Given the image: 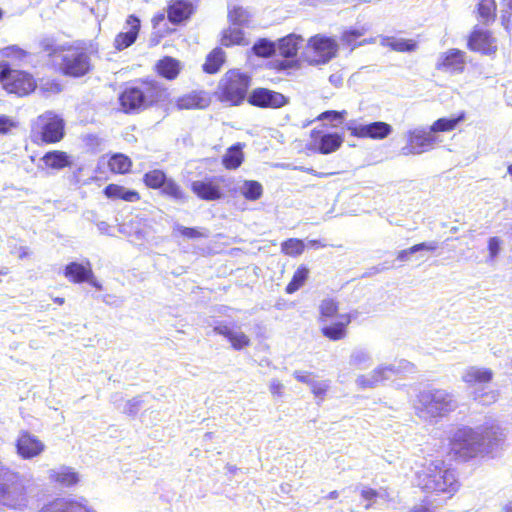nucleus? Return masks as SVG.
I'll return each instance as SVG.
<instances>
[{
  "mask_svg": "<svg viewBox=\"0 0 512 512\" xmlns=\"http://www.w3.org/2000/svg\"><path fill=\"white\" fill-rule=\"evenodd\" d=\"M118 101L125 114H138L172 104L168 87L151 77L137 78L127 83L119 93Z\"/></svg>",
  "mask_w": 512,
  "mask_h": 512,
  "instance_id": "nucleus-1",
  "label": "nucleus"
},
{
  "mask_svg": "<svg viewBox=\"0 0 512 512\" xmlns=\"http://www.w3.org/2000/svg\"><path fill=\"white\" fill-rule=\"evenodd\" d=\"M497 440V432L493 427L480 431L469 426L459 427L448 439L447 460L467 462L487 450Z\"/></svg>",
  "mask_w": 512,
  "mask_h": 512,
  "instance_id": "nucleus-2",
  "label": "nucleus"
},
{
  "mask_svg": "<svg viewBox=\"0 0 512 512\" xmlns=\"http://www.w3.org/2000/svg\"><path fill=\"white\" fill-rule=\"evenodd\" d=\"M419 488L431 495L452 498L461 484L453 470L445 467L444 460H433L416 475Z\"/></svg>",
  "mask_w": 512,
  "mask_h": 512,
  "instance_id": "nucleus-3",
  "label": "nucleus"
},
{
  "mask_svg": "<svg viewBox=\"0 0 512 512\" xmlns=\"http://www.w3.org/2000/svg\"><path fill=\"white\" fill-rule=\"evenodd\" d=\"M456 406L453 395L439 388L420 391L413 403L415 414L423 420L445 417Z\"/></svg>",
  "mask_w": 512,
  "mask_h": 512,
  "instance_id": "nucleus-4",
  "label": "nucleus"
},
{
  "mask_svg": "<svg viewBox=\"0 0 512 512\" xmlns=\"http://www.w3.org/2000/svg\"><path fill=\"white\" fill-rule=\"evenodd\" d=\"M339 301L326 298L319 305L318 322L322 324L320 332L330 341L336 342L348 336V327L352 322V313L338 314Z\"/></svg>",
  "mask_w": 512,
  "mask_h": 512,
  "instance_id": "nucleus-5",
  "label": "nucleus"
},
{
  "mask_svg": "<svg viewBox=\"0 0 512 512\" xmlns=\"http://www.w3.org/2000/svg\"><path fill=\"white\" fill-rule=\"evenodd\" d=\"M251 83L252 78L248 73L236 68L229 69L219 81L216 98L229 106H240L247 101Z\"/></svg>",
  "mask_w": 512,
  "mask_h": 512,
  "instance_id": "nucleus-6",
  "label": "nucleus"
},
{
  "mask_svg": "<svg viewBox=\"0 0 512 512\" xmlns=\"http://www.w3.org/2000/svg\"><path fill=\"white\" fill-rule=\"evenodd\" d=\"M29 137L37 146L57 144L65 137V122L56 113L45 112L32 122Z\"/></svg>",
  "mask_w": 512,
  "mask_h": 512,
  "instance_id": "nucleus-7",
  "label": "nucleus"
},
{
  "mask_svg": "<svg viewBox=\"0 0 512 512\" xmlns=\"http://www.w3.org/2000/svg\"><path fill=\"white\" fill-rule=\"evenodd\" d=\"M63 53L60 62L53 68L66 77L80 78L92 70L90 55L87 49L79 44L62 45Z\"/></svg>",
  "mask_w": 512,
  "mask_h": 512,
  "instance_id": "nucleus-8",
  "label": "nucleus"
},
{
  "mask_svg": "<svg viewBox=\"0 0 512 512\" xmlns=\"http://www.w3.org/2000/svg\"><path fill=\"white\" fill-rule=\"evenodd\" d=\"M0 84L9 95L23 98L34 93L38 87L35 76L22 69H14L8 63L0 61Z\"/></svg>",
  "mask_w": 512,
  "mask_h": 512,
  "instance_id": "nucleus-9",
  "label": "nucleus"
},
{
  "mask_svg": "<svg viewBox=\"0 0 512 512\" xmlns=\"http://www.w3.org/2000/svg\"><path fill=\"white\" fill-rule=\"evenodd\" d=\"M304 39L294 33L288 34L276 43V52L282 59L270 61L267 68L275 73L289 72L299 69L301 66L298 52Z\"/></svg>",
  "mask_w": 512,
  "mask_h": 512,
  "instance_id": "nucleus-10",
  "label": "nucleus"
},
{
  "mask_svg": "<svg viewBox=\"0 0 512 512\" xmlns=\"http://www.w3.org/2000/svg\"><path fill=\"white\" fill-rule=\"evenodd\" d=\"M144 185L148 189L159 190L160 194L176 202H184L187 194L182 186L173 178L168 177L162 169H151L142 177Z\"/></svg>",
  "mask_w": 512,
  "mask_h": 512,
  "instance_id": "nucleus-11",
  "label": "nucleus"
},
{
  "mask_svg": "<svg viewBox=\"0 0 512 512\" xmlns=\"http://www.w3.org/2000/svg\"><path fill=\"white\" fill-rule=\"evenodd\" d=\"M25 486L18 473L7 469L0 470V503L18 508L25 502Z\"/></svg>",
  "mask_w": 512,
  "mask_h": 512,
  "instance_id": "nucleus-12",
  "label": "nucleus"
},
{
  "mask_svg": "<svg viewBox=\"0 0 512 512\" xmlns=\"http://www.w3.org/2000/svg\"><path fill=\"white\" fill-rule=\"evenodd\" d=\"M249 105L261 109H278L288 103V98L280 92L265 87H256L248 95Z\"/></svg>",
  "mask_w": 512,
  "mask_h": 512,
  "instance_id": "nucleus-13",
  "label": "nucleus"
},
{
  "mask_svg": "<svg viewBox=\"0 0 512 512\" xmlns=\"http://www.w3.org/2000/svg\"><path fill=\"white\" fill-rule=\"evenodd\" d=\"M308 46L313 50L315 56L308 59L311 65L325 64L334 58L338 51V45L332 38L315 35L308 41Z\"/></svg>",
  "mask_w": 512,
  "mask_h": 512,
  "instance_id": "nucleus-14",
  "label": "nucleus"
},
{
  "mask_svg": "<svg viewBox=\"0 0 512 512\" xmlns=\"http://www.w3.org/2000/svg\"><path fill=\"white\" fill-rule=\"evenodd\" d=\"M467 47L473 52L493 55L497 51V40L490 30L475 26L468 36Z\"/></svg>",
  "mask_w": 512,
  "mask_h": 512,
  "instance_id": "nucleus-15",
  "label": "nucleus"
},
{
  "mask_svg": "<svg viewBox=\"0 0 512 512\" xmlns=\"http://www.w3.org/2000/svg\"><path fill=\"white\" fill-rule=\"evenodd\" d=\"M64 276L67 280L72 284H80L87 282L93 287L101 289V286L97 282L91 262L86 259L85 261L79 263L76 261L69 262L64 267Z\"/></svg>",
  "mask_w": 512,
  "mask_h": 512,
  "instance_id": "nucleus-16",
  "label": "nucleus"
},
{
  "mask_svg": "<svg viewBox=\"0 0 512 512\" xmlns=\"http://www.w3.org/2000/svg\"><path fill=\"white\" fill-rule=\"evenodd\" d=\"M344 139L339 133H328L323 129H312L310 132V145L312 149L321 154H330L337 151Z\"/></svg>",
  "mask_w": 512,
  "mask_h": 512,
  "instance_id": "nucleus-17",
  "label": "nucleus"
},
{
  "mask_svg": "<svg viewBox=\"0 0 512 512\" xmlns=\"http://www.w3.org/2000/svg\"><path fill=\"white\" fill-rule=\"evenodd\" d=\"M435 68L445 73L461 74L466 68V53L458 48H450L439 55Z\"/></svg>",
  "mask_w": 512,
  "mask_h": 512,
  "instance_id": "nucleus-18",
  "label": "nucleus"
},
{
  "mask_svg": "<svg viewBox=\"0 0 512 512\" xmlns=\"http://www.w3.org/2000/svg\"><path fill=\"white\" fill-rule=\"evenodd\" d=\"M220 177H206L201 180H195L191 183V191L203 201H217L223 197V190Z\"/></svg>",
  "mask_w": 512,
  "mask_h": 512,
  "instance_id": "nucleus-19",
  "label": "nucleus"
},
{
  "mask_svg": "<svg viewBox=\"0 0 512 512\" xmlns=\"http://www.w3.org/2000/svg\"><path fill=\"white\" fill-rule=\"evenodd\" d=\"M184 63L173 56L164 55L153 65L155 75L167 82L176 81L184 71Z\"/></svg>",
  "mask_w": 512,
  "mask_h": 512,
  "instance_id": "nucleus-20",
  "label": "nucleus"
},
{
  "mask_svg": "<svg viewBox=\"0 0 512 512\" xmlns=\"http://www.w3.org/2000/svg\"><path fill=\"white\" fill-rule=\"evenodd\" d=\"M17 454L22 459H32L39 456L45 449L44 443L27 430L20 431L16 443Z\"/></svg>",
  "mask_w": 512,
  "mask_h": 512,
  "instance_id": "nucleus-21",
  "label": "nucleus"
},
{
  "mask_svg": "<svg viewBox=\"0 0 512 512\" xmlns=\"http://www.w3.org/2000/svg\"><path fill=\"white\" fill-rule=\"evenodd\" d=\"M211 103V97L204 90H192L181 94L174 100V107L178 111L183 110H202L206 109Z\"/></svg>",
  "mask_w": 512,
  "mask_h": 512,
  "instance_id": "nucleus-22",
  "label": "nucleus"
},
{
  "mask_svg": "<svg viewBox=\"0 0 512 512\" xmlns=\"http://www.w3.org/2000/svg\"><path fill=\"white\" fill-rule=\"evenodd\" d=\"M125 24L127 30L117 33L114 37L113 47L116 51H123L132 46L140 33L141 21L136 15H128Z\"/></svg>",
  "mask_w": 512,
  "mask_h": 512,
  "instance_id": "nucleus-23",
  "label": "nucleus"
},
{
  "mask_svg": "<svg viewBox=\"0 0 512 512\" xmlns=\"http://www.w3.org/2000/svg\"><path fill=\"white\" fill-rule=\"evenodd\" d=\"M200 0H171L167 6V18L174 24L179 25L188 20L196 11Z\"/></svg>",
  "mask_w": 512,
  "mask_h": 512,
  "instance_id": "nucleus-24",
  "label": "nucleus"
},
{
  "mask_svg": "<svg viewBox=\"0 0 512 512\" xmlns=\"http://www.w3.org/2000/svg\"><path fill=\"white\" fill-rule=\"evenodd\" d=\"M348 130L352 136L357 138L381 140L390 135L392 127L386 122L377 121L366 125L349 126Z\"/></svg>",
  "mask_w": 512,
  "mask_h": 512,
  "instance_id": "nucleus-25",
  "label": "nucleus"
},
{
  "mask_svg": "<svg viewBox=\"0 0 512 512\" xmlns=\"http://www.w3.org/2000/svg\"><path fill=\"white\" fill-rule=\"evenodd\" d=\"M436 137L431 130L415 131L409 135L406 154H421L433 148Z\"/></svg>",
  "mask_w": 512,
  "mask_h": 512,
  "instance_id": "nucleus-26",
  "label": "nucleus"
},
{
  "mask_svg": "<svg viewBox=\"0 0 512 512\" xmlns=\"http://www.w3.org/2000/svg\"><path fill=\"white\" fill-rule=\"evenodd\" d=\"M103 194L110 200H122L125 202H139L141 195L138 191L133 189H126L124 186L110 183L103 189Z\"/></svg>",
  "mask_w": 512,
  "mask_h": 512,
  "instance_id": "nucleus-27",
  "label": "nucleus"
},
{
  "mask_svg": "<svg viewBox=\"0 0 512 512\" xmlns=\"http://www.w3.org/2000/svg\"><path fill=\"white\" fill-rule=\"evenodd\" d=\"M213 330L216 334L225 337L235 350H242L251 344L250 338L244 332H233L226 324H219Z\"/></svg>",
  "mask_w": 512,
  "mask_h": 512,
  "instance_id": "nucleus-28",
  "label": "nucleus"
},
{
  "mask_svg": "<svg viewBox=\"0 0 512 512\" xmlns=\"http://www.w3.org/2000/svg\"><path fill=\"white\" fill-rule=\"evenodd\" d=\"M41 512H95L87 506L86 502L76 500L57 499L47 504Z\"/></svg>",
  "mask_w": 512,
  "mask_h": 512,
  "instance_id": "nucleus-29",
  "label": "nucleus"
},
{
  "mask_svg": "<svg viewBox=\"0 0 512 512\" xmlns=\"http://www.w3.org/2000/svg\"><path fill=\"white\" fill-rule=\"evenodd\" d=\"M41 161L46 169L51 170H62L72 165L70 156L67 152L62 150H51L46 152L42 156Z\"/></svg>",
  "mask_w": 512,
  "mask_h": 512,
  "instance_id": "nucleus-30",
  "label": "nucleus"
},
{
  "mask_svg": "<svg viewBox=\"0 0 512 512\" xmlns=\"http://www.w3.org/2000/svg\"><path fill=\"white\" fill-rule=\"evenodd\" d=\"M493 376L494 373L489 368L471 366L465 370L462 376V381L469 386H476L491 382Z\"/></svg>",
  "mask_w": 512,
  "mask_h": 512,
  "instance_id": "nucleus-31",
  "label": "nucleus"
},
{
  "mask_svg": "<svg viewBox=\"0 0 512 512\" xmlns=\"http://www.w3.org/2000/svg\"><path fill=\"white\" fill-rule=\"evenodd\" d=\"M219 41L224 47L246 46L249 43L242 29L231 26L222 30Z\"/></svg>",
  "mask_w": 512,
  "mask_h": 512,
  "instance_id": "nucleus-32",
  "label": "nucleus"
},
{
  "mask_svg": "<svg viewBox=\"0 0 512 512\" xmlns=\"http://www.w3.org/2000/svg\"><path fill=\"white\" fill-rule=\"evenodd\" d=\"M244 144L236 143L229 147L222 157V165L227 170H236L244 161L243 153Z\"/></svg>",
  "mask_w": 512,
  "mask_h": 512,
  "instance_id": "nucleus-33",
  "label": "nucleus"
},
{
  "mask_svg": "<svg viewBox=\"0 0 512 512\" xmlns=\"http://www.w3.org/2000/svg\"><path fill=\"white\" fill-rule=\"evenodd\" d=\"M226 61L225 52L220 47L214 48L205 58L202 70L207 74H216Z\"/></svg>",
  "mask_w": 512,
  "mask_h": 512,
  "instance_id": "nucleus-34",
  "label": "nucleus"
},
{
  "mask_svg": "<svg viewBox=\"0 0 512 512\" xmlns=\"http://www.w3.org/2000/svg\"><path fill=\"white\" fill-rule=\"evenodd\" d=\"M39 53L50 59L51 65L54 67L57 63V57L63 53L62 46H58L56 40L51 37H44L38 42Z\"/></svg>",
  "mask_w": 512,
  "mask_h": 512,
  "instance_id": "nucleus-35",
  "label": "nucleus"
},
{
  "mask_svg": "<svg viewBox=\"0 0 512 512\" xmlns=\"http://www.w3.org/2000/svg\"><path fill=\"white\" fill-rule=\"evenodd\" d=\"M108 168L114 174H127L131 171L132 160L125 154L115 153L108 159Z\"/></svg>",
  "mask_w": 512,
  "mask_h": 512,
  "instance_id": "nucleus-36",
  "label": "nucleus"
},
{
  "mask_svg": "<svg viewBox=\"0 0 512 512\" xmlns=\"http://www.w3.org/2000/svg\"><path fill=\"white\" fill-rule=\"evenodd\" d=\"M0 56L4 59L3 63H8L11 66L12 63L25 61L29 53L22 47L13 44L0 49Z\"/></svg>",
  "mask_w": 512,
  "mask_h": 512,
  "instance_id": "nucleus-37",
  "label": "nucleus"
},
{
  "mask_svg": "<svg viewBox=\"0 0 512 512\" xmlns=\"http://www.w3.org/2000/svg\"><path fill=\"white\" fill-rule=\"evenodd\" d=\"M465 119V112L459 113L455 117L451 118H439L433 122L430 126V130L433 133L437 132H450L456 129V127Z\"/></svg>",
  "mask_w": 512,
  "mask_h": 512,
  "instance_id": "nucleus-38",
  "label": "nucleus"
},
{
  "mask_svg": "<svg viewBox=\"0 0 512 512\" xmlns=\"http://www.w3.org/2000/svg\"><path fill=\"white\" fill-rule=\"evenodd\" d=\"M478 17L485 24L493 23L497 18V3L495 0H480L477 5Z\"/></svg>",
  "mask_w": 512,
  "mask_h": 512,
  "instance_id": "nucleus-39",
  "label": "nucleus"
},
{
  "mask_svg": "<svg viewBox=\"0 0 512 512\" xmlns=\"http://www.w3.org/2000/svg\"><path fill=\"white\" fill-rule=\"evenodd\" d=\"M51 481L58 483L62 486H73L78 483V474L71 468H62L60 470H53L50 473Z\"/></svg>",
  "mask_w": 512,
  "mask_h": 512,
  "instance_id": "nucleus-40",
  "label": "nucleus"
},
{
  "mask_svg": "<svg viewBox=\"0 0 512 512\" xmlns=\"http://www.w3.org/2000/svg\"><path fill=\"white\" fill-rule=\"evenodd\" d=\"M309 275V269L305 265H300L294 272L290 282L285 288L287 294H293L298 291L306 282Z\"/></svg>",
  "mask_w": 512,
  "mask_h": 512,
  "instance_id": "nucleus-41",
  "label": "nucleus"
},
{
  "mask_svg": "<svg viewBox=\"0 0 512 512\" xmlns=\"http://www.w3.org/2000/svg\"><path fill=\"white\" fill-rule=\"evenodd\" d=\"M385 45L391 50L396 52H413L418 48L417 41L413 39H396L394 37H387Z\"/></svg>",
  "mask_w": 512,
  "mask_h": 512,
  "instance_id": "nucleus-42",
  "label": "nucleus"
},
{
  "mask_svg": "<svg viewBox=\"0 0 512 512\" xmlns=\"http://www.w3.org/2000/svg\"><path fill=\"white\" fill-rule=\"evenodd\" d=\"M251 50L257 57L270 58L276 53V44L266 38H260L254 43Z\"/></svg>",
  "mask_w": 512,
  "mask_h": 512,
  "instance_id": "nucleus-43",
  "label": "nucleus"
},
{
  "mask_svg": "<svg viewBox=\"0 0 512 512\" xmlns=\"http://www.w3.org/2000/svg\"><path fill=\"white\" fill-rule=\"evenodd\" d=\"M305 250V243L298 238H289L282 242L281 252L289 257H297Z\"/></svg>",
  "mask_w": 512,
  "mask_h": 512,
  "instance_id": "nucleus-44",
  "label": "nucleus"
},
{
  "mask_svg": "<svg viewBox=\"0 0 512 512\" xmlns=\"http://www.w3.org/2000/svg\"><path fill=\"white\" fill-rule=\"evenodd\" d=\"M227 18L233 25L244 26L250 21V13L241 6H232L228 9Z\"/></svg>",
  "mask_w": 512,
  "mask_h": 512,
  "instance_id": "nucleus-45",
  "label": "nucleus"
},
{
  "mask_svg": "<svg viewBox=\"0 0 512 512\" xmlns=\"http://www.w3.org/2000/svg\"><path fill=\"white\" fill-rule=\"evenodd\" d=\"M263 194L262 185L256 180H246L243 183L242 195L248 201H256Z\"/></svg>",
  "mask_w": 512,
  "mask_h": 512,
  "instance_id": "nucleus-46",
  "label": "nucleus"
},
{
  "mask_svg": "<svg viewBox=\"0 0 512 512\" xmlns=\"http://www.w3.org/2000/svg\"><path fill=\"white\" fill-rule=\"evenodd\" d=\"M438 248L437 244L435 242H431V243H426V242H422V243H418V244H415L407 249H403V250H400L398 253H397V260L401 261V262H404V261H407L409 259V256L418 252V251H422V250H427V251H435L436 249Z\"/></svg>",
  "mask_w": 512,
  "mask_h": 512,
  "instance_id": "nucleus-47",
  "label": "nucleus"
},
{
  "mask_svg": "<svg viewBox=\"0 0 512 512\" xmlns=\"http://www.w3.org/2000/svg\"><path fill=\"white\" fill-rule=\"evenodd\" d=\"M364 28H350L345 30L341 35L343 43L354 46L357 40L365 34Z\"/></svg>",
  "mask_w": 512,
  "mask_h": 512,
  "instance_id": "nucleus-48",
  "label": "nucleus"
},
{
  "mask_svg": "<svg viewBox=\"0 0 512 512\" xmlns=\"http://www.w3.org/2000/svg\"><path fill=\"white\" fill-rule=\"evenodd\" d=\"M177 231L180 236H182L183 238H186V239H198V238H203V237L207 236L206 233L202 232L201 230H199L198 228H195V227L179 226L177 228Z\"/></svg>",
  "mask_w": 512,
  "mask_h": 512,
  "instance_id": "nucleus-49",
  "label": "nucleus"
},
{
  "mask_svg": "<svg viewBox=\"0 0 512 512\" xmlns=\"http://www.w3.org/2000/svg\"><path fill=\"white\" fill-rule=\"evenodd\" d=\"M16 127L17 123L11 117L0 115V135H7Z\"/></svg>",
  "mask_w": 512,
  "mask_h": 512,
  "instance_id": "nucleus-50",
  "label": "nucleus"
},
{
  "mask_svg": "<svg viewBox=\"0 0 512 512\" xmlns=\"http://www.w3.org/2000/svg\"><path fill=\"white\" fill-rule=\"evenodd\" d=\"M388 368L385 367H379L372 372L371 380L365 382L363 381V386H374L377 383L383 381L386 378V372L388 371Z\"/></svg>",
  "mask_w": 512,
  "mask_h": 512,
  "instance_id": "nucleus-51",
  "label": "nucleus"
},
{
  "mask_svg": "<svg viewBox=\"0 0 512 512\" xmlns=\"http://www.w3.org/2000/svg\"><path fill=\"white\" fill-rule=\"evenodd\" d=\"M361 497L367 502L365 508H370L376 501L379 496V493L376 489L371 487H365L361 490Z\"/></svg>",
  "mask_w": 512,
  "mask_h": 512,
  "instance_id": "nucleus-52",
  "label": "nucleus"
},
{
  "mask_svg": "<svg viewBox=\"0 0 512 512\" xmlns=\"http://www.w3.org/2000/svg\"><path fill=\"white\" fill-rule=\"evenodd\" d=\"M310 387H311V391H312L313 395L320 400L324 399V397L329 389V385L327 382L313 381L311 383Z\"/></svg>",
  "mask_w": 512,
  "mask_h": 512,
  "instance_id": "nucleus-53",
  "label": "nucleus"
},
{
  "mask_svg": "<svg viewBox=\"0 0 512 512\" xmlns=\"http://www.w3.org/2000/svg\"><path fill=\"white\" fill-rule=\"evenodd\" d=\"M344 114H346L345 111L338 112V111H335V110H327V111H324L321 114H319L317 116L316 120H325V119L337 120V119H342L344 117Z\"/></svg>",
  "mask_w": 512,
  "mask_h": 512,
  "instance_id": "nucleus-54",
  "label": "nucleus"
},
{
  "mask_svg": "<svg viewBox=\"0 0 512 512\" xmlns=\"http://www.w3.org/2000/svg\"><path fill=\"white\" fill-rule=\"evenodd\" d=\"M501 240L498 237H491L488 241V250L492 258L499 253Z\"/></svg>",
  "mask_w": 512,
  "mask_h": 512,
  "instance_id": "nucleus-55",
  "label": "nucleus"
},
{
  "mask_svg": "<svg viewBox=\"0 0 512 512\" xmlns=\"http://www.w3.org/2000/svg\"><path fill=\"white\" fill-rule=\"evenodd\" d=\"M293 375H294V378L297 381H299L301 383L308 384L309 386L314 381V380L311 379V373H309V372L295 371Z\"/></svg>",
  "mask_w": 512,
  "mask_h": 512,
  "instance_id": "nucleus-56",
  "label": "nucleus"
},
{
  "mask_svg": "<svg viewBox=\"0 0 512 512\" xmlns=\"http://www.w3.org/2000/svg\"><path fill=\"white\" fill-rule=\"evenodd\" d=\"M283 391V384L279 380H273L270 383V392L273 396L280 397Z\"/></svg>",
  "mask_w": 512,
  "mask_h": 512,
  "instance_id": "nucleus-57",
  "label": "nucleus"
},
{
  "mask_svg": "<svg viewBox=\"0 0 512 512\" xmlns=\"http://www.w3.org/2000/svg\"><path fill=\"white\" fill-rule=\"evenodd\" d=\"M165 20L164 12H158L153 15L151 23L153 28H157Z\"/></svg>",
  "mask_w": 512,
  "mask_h": 512,
  "instance_id": "nucleus-58",
  "label": "nucleus"
},
{
  "mask_svg": "<svg viewBox=\"0 0 512 512\" xmlns=\"http://www.w3.org/2000/svg\"><path fill=\"white\" fill-rule=\"evenodd\" d=\"M17 253H18V258L19 259H25V258H28L32 252L30 251V249L26 246H21L18 248L17 250Z\"/></svg>",
  "mask_w": 512,
  "mask_h": 512,
  "instance_id": "nucleus-59",
  "label": "nucleus"
},
{
  "mask_svg": "<svg viewBox=\"0 0 512 512\" xmlns=\"http://www.w3.org/2000/svg\"><path fill=\"white\" fill-rule=\"evenodd\" d=\"M308 245H309L310 247H312V248H316V249H318V248H325V247H327V244H326L325 242L321 241V240H310V241L308 242Z\"/></svg>",
  "mask_w": 512,
  "mask_h": 512,
  "instance_id": "nucleus-60",
  "label": "nucleus"
},
{
  "mask_svg": "<svg viewBox=\"0 0 512 512\" xmlns=\"http://www.w3.org/2000/svg\"><path fill=\"white\" fill-rule=\"evenodd\" d=\"M299 169H300L301 171H304V172H306V173H308V174H311V175H314V176H316V177H320V178H321V177H326V176H328V175H329V174H327V173H318V172H316V171H315L314 169H312V168H303V167H301V168H299Z\"/></svg>",
  "mask_w": 512,
  "mask_h": 512,
  "instance_id": "nucleus-61",
  "label": "nucleus"
},
{
  "mask_svg": "<svg viewBox=\"0 0 512 512\" xmlns=\"http://www.w3.org/2000/svg\"><path fill=\"white\" fill-rule=\"evenodd\" d=\"M410 512H434L427 505H419L412 508Z\"/></svg>",
  "mask_w": 512,
  "mask_h": 512,
  "instance_id": "nucleus-62",
  "label": "nucleus"
},
{
  "mask_svg": "<svg viewBox=\"0 0 512 512\" xmlns=\"http://www.w3.org/2000/svg\"><path fill=\"white\" fill-rule=\"evenodd\" d=\"M163 37L162 34H154L151 38L152 45H158L160 43L161 38Z\"/></svg>",
  "mask_w": 512,
  "mask_h": 512,
  "instance_id": "nucleus-63",
  "label": "nucleus"
},
{
  "mask_svg": "<svg viewBox=\"0 0 512 512\" xmlns=\"http://www.w3.org/2000/svg\"><path fill=\"white\" fill-rule=\"evenodd\" d=\"M53 301L58 305H63L65 302V299L63 297H55Z\"/></svg>",
  "mask_w": 512,
  "mask_h": 512,
  "instance_id": "nucleus-64",
  "label": "nucleus"
}]
</instances>
